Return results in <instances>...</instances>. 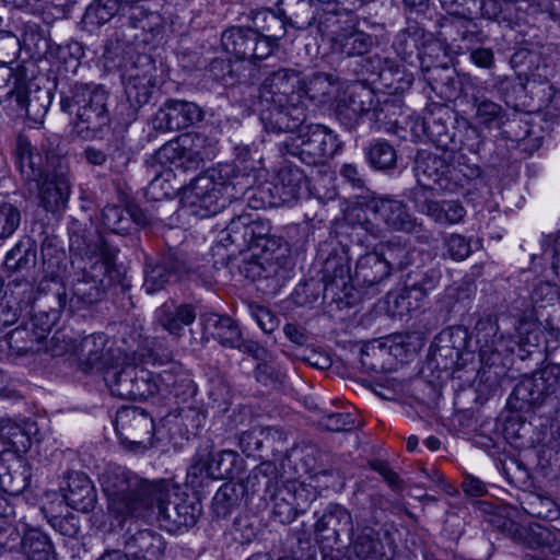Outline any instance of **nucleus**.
Wrapping results in <instances>:
<instances>
[{
  "label": "nucleus",
  "mask_w": 560,
  "mask_h": 560,
  "mask_svg": "<svg viewBox=\"0 0 560 560\" xmlns=\"http://www.w3.org/2000/svg\"><path fill=\"white\" fill-rule=\"evenodd\" d=\"M302 98L307 97L317 106L336 103L340 91L338 77L327 72H313L302 78L301 82Z\"/></svg>",
  "instance_id": "nucleus-25"
},
{
  "label": "nucleus",
  "mask_w": 560,
  "mask_h": 560,
  "mask_svg": "<svg viewBox=\"0 0 560 560\" xmlns=\"http://www.w3.org/2000/svg\"><path fill=\"white\" fill-rule=\"evenodd\" d=\"M240 271L250 280L258 278L287 279L285 275L280 271V267L270 262V258H262L254 250H250V254L244 258Z\"/></svg>",
  "instance_id": "nucleus-42"
},
{
  "label": "nucleus",
  "mask_w": 560,
  "mask_h": 560,
  "mask_svg": "<svg viewBox=\"0 0 560 560\" xmlns=\"http://www.w3.org/2000/svg\"><path fill=\"white\" fill-rule=\"evenodd\" d=\"M526 512L534 517L553 521L559 517L557 503L550 498L534 495L526 506Z\"/></svg>",
  "instance_id": "nucleus-58"
},
{
  "label": "nucleus",
  "mask_w": 560,
  "mask_h": 560,
  "mask_svg": "<svg viewBox=\"0 0 560 560\" xmlns=\"http://www.w3.org/2000/svg\"><path fill=\"white\" fill-rule=\"evenodd\" d=\"M324 294L332 298L345 291L349 281V268L340 259L327 260L324 268Z\"/></svg>",
  "instance_id": "nucleus-43"
},
{
  "label": "nucleus",
  "mask_w": 560,
  "mask_h": 560,
  "mask_svg": "<svg viewBox=\"0 0 560 560\" xmlns=\"http://www.w3.org/2000/svg\"><path fill=\"white\" fill-rule=\"evenodd\" d=\"M223 49L237 59L257 61L271 55L269 42H261L253 28L233 26L221 35Z\"/></svg>",
  "instance_id": "nucleus-19"
},
{
  "label": "nucleus",
  "mask_w": 560,
  "mask_h": 560,
  "mask_svg": "<svg viewBox=\"0 0 560 560\" xmlns=\"http://www.w3.org/2000/svg\"><path fill=\"white\" fill-rule=\"evenodd\" d=\"M278 477L279 474L276 465L271 462H265L252 471L249 479L255 480L259 486L265 488L266 492L270 493L272 515L275 518L282 524H289L298 517V513L285 485L283 483L281 487H277Z\"/></svg>",
  "instance_id": "nucleus-17"
},
{
  "label": "nucleus",
  "mask_w": 560,
  "mask_h": 560,
  "mask_svg": "<svg viewBox=\"0 0 560 560\" xmlns=\"http://www.w3.org/2000/svg\"><path fill=\"white\" fill-rule=\"evenodd\" d=\"M131 221L132 214L119 206L108 205L102 211V224L115 234L127 233Z\"/></svg>",
  "instance_id": "nucleus-50"
},
{
  "label": "nucleus",
  "mask_w": 560,
  "mask_h": 560,
  "mask_svg": "<svg viewBox=\"0 0 560 560\" xmlns=\"http://www.w3.org/2000/svg\"><path fill=\"white\" fill-rule=\"evenodd\" d=\"M70 190V176L65 171H58L54 175V180H44L38 186L39 206L59 217L67 207Z\"/></svg>",
  "instance_id": "nucleus-26"
},
{
  "label": "nucleus",
  "mask_w": 560,
  "mask_h": 560,
  "mask_svg": "<svg viewBox=\"0 0 560 560\" xmlns=\"http://www.w3.org/2000/svg\"><path fill=\"white\" fill-rule=\"evenodd\" d=\"M409 200L413 209L440 225L459 223L466 210L458 200H440L439 192L432 189H411Z\"/></svg>",
  "instance_id": "nucleus-16"
},
{
  "label": "nucleus",
  "mask_w": 560,
  "mask_h": 560,
  "mask_svg": "<svg viewBox=\"0 0 560 560\" xmlns=\"http://www.w3.org/2000/svg\"><path fill=\"white\" fill-rule=\"evenodd\" d=\"M448 153L442 155L419 151L416 155L413 172L418 186L415 189H432L453 191L457 180L453 177L455 168L450 164Z\"/></svg>",
  "instance_id": "nucleus-13"
},
{
  "label": "nucleus",
  "mask_w": 560,
  "mask_h": 560,
  "mask_svg": "<svg viewBox=\"0 0 560 560\" xmlns=\"http://www.w3.org/2000/svg\"><path fill=\"white\" fill-rule=\"evenodd\" d=\"M121 82L129 103L141 107L149 103L156 86V67L147 55L128 60L121 68Z\"/></svg>",
  "instance_id": "nucleus-12"
},
{
  "label": "nucleus",
  "mask_w": 560,
  "mask_h": 560,
  "mask_svg": "<svg viewBox=\"0 0 560 560\" xmlns=\"http://www.w3.org/2000/svg\"><path fill=\"white\" fill-rule=\"evenodd\" d=\"M21 223V213L11 203L0 205V241L10 237Z\"/></svg>",
  "instance_id": "nucleus-62"
},
{
  "label": "nucleus",
  "mask_w": 560,
  "mask_h": 560,
  "mask_svg": "<svg viewBox=\"0 0 560 560\" xmlns=\"http://www.w3.org/2000/svg\"><path fill=\"white\" fill-rule=\"evenodd\" d=\"M205 142L203 136H185L179 141H171L161 147L156 152V160L161 164L184 171L197 170L206 156Z\"/></svg>",
  "instance_id": "nucleus-18"
},
{
  "label": "nucleus",
  "mask_w": 560,
  "mask_h": 560,
  "mask_svg": "<svg viewBox=\"0 0 560 560\" xmlns=\"http://www.w3.org/2000/svg\"><path fill=\"white\" fill-rule=\"evenodd\" d=\"M36 253L30 240L20 241L5 256L4 266L11 271H22L34 266Z\"/></svg>",
  "instance_id": "nucleus-49"
},
{
  "label": "nucleus",
  "mask_w": 560,
  "mask_h": 560,
  "mask_svg": "<svg viewBox=\"0 0 560 560\" xmlns=\"http://www.w3.org/2000/svg\"><path fill=\"white\" fill-rule=\"evenodd\" d=\"M441 278L442 272L436 267L410 270L405 279L402 296L422 302L436 289Z\"/></svg>",
  "instance_id": "nucleus-32"
},
{
  "label": "nucleus",
  "mask_w": 560,
  "mask_h": 560,
  "mask_svg": "<svg viewBox=\"0 0 560 560\" xmlns=\"http://www.w3.org/2000/svg\"><path fill=\"white\" fill-rule=\"evenodd\" d=\"M250 222L248 213H241L234 217L219 233L218 243L223 247L235 246L238 250L247 248V229Z\"/></svg>",
  "instance_id": "nucleus-40"
},
{
  "label": "nucleus",
  "mask_w": 560,
  "mask_h": 560,
  "mask_svg": "<svg viewBox=\"0 0 560 560\" xmlns=\"http://www.w3.org/2000/svg\"><path fill=\"white\" fill-rule=\"evenodd\" d=\"M59 143L60 137L55 133L46 136L39 149L34 148L28 138L18 137L15 154L21 173L27 180L39 182L48 175L50 167L55 172L63 171Z\"/></svg>",
  "instance_id": "nucleus-9"
},
{
  "label": "nucleus",
  "mask_w": 560,
  "mask_h": 560,
  "mask_svg": "<svg viewBox=\"0 0 560 560\" xmlns=\"http://www.w3.org/2000/svg\"><path fill=\"white\" fill-rule=\"evenodd\" d=\"M359 225L374 237L384 232L417 233L423 230V223L410 212L408 205L390 196L374 197L368 201Z\"/></svg>",
  "instance_id": "nucleus-7"
},
{
  "label": "nucleus",
  "mask_w": 560,
  "mask_h": 560,
  "mask_svg": "<svg viewBox=\"0 0 560 560\" xmlns=\"http://www.w3.org/2000/svg\"><path fill=\"white\" fill-rule=\"evenodd\" d=\"M253 250L262 258H270L271 264L280 267V271L287 278L290 277L292 269L290 248L282 237L271 234L260 243V246L255 247Z\"/></svg>",
  "instance_id": "nucleus-37"
},
{
  "label": "nucleus",
  "mask_w": 560,
  "mask_h": 560,
  "mask_svg": "<svg viewBox=\"0 0 560 560\" xmlns=\"http://www.w3.org/2000/svg\"><path fill=\"white\" fill-rule=\"evenodd\" d=\"M212 478L232 479L237 476L242 470V463L240 455L232 450H222L212 453L208 459Z\"/></svg>",
  "instance_id": "nucleus-41"
},
{
  "label": "nucleus",
  "mask_w": 560,
  "mask_h": 560,
  "mask_svg": "<svg viewBox=\"0 0 560 560\" xmlns=\"http://www.w3.org/2000/svg\"><path fill=\"white\" fill-rule=\"evenodd\" d=\"M66 479V486L61 490L67 505L83 513L92 511L97 497L88 475L82 471H70Z\"/></svg>",
  "instance_id": "nucleus-24"
},
{
  "label": "nucleus",
  "mask_w": 560,
  "mask_h": 560,
  "mask_svg": "<svg viewBox=\"0 0 560 560\" xmlns=\"http://www.w3.org/2000/svg\"><path fill=\"white\" fill-rule=\"evenodd\" d=\"M422 37L423 30L417 24H409L406 28L400 30L395 35L392 48L397 57L401 60H407L416 54L418 43Z\"/></svg>",
  "instance_id": "nucleus-46"
},
{
  "label": "nucleus",
  "mask_w": 560,
  "mask_h": 560,
  "mask_svg": "<svg viewBox=\"0 0 560 560\" xmlns=\"http://www.w3.org/2000/svg\"><path fill=\"white\" fill-rule=\"evenodd\" d=\"M369 163L376 170L393 168L397 161L395 148L386 140H375L366 150Z\"/></svg>",
  "instance_id": "nucleus-47"
},
{
  "label": "nucleus",
  "mask_w": 560,
  "mask_h": 560,
  "mask_svg": "<svg viewBox=\"0 0 560 560\" xmlns=\"http://www.w3.org/2000/svg\"><path fill=\"white\" fill-rule=\"evenodd\" d=\"M254 31H256L261 42H269L271 54L278 47V42L285 35L284 21L275 12L261 10L253 16Z\"/></svg>",
  "instance_id": "nucleus-36"
},
{
  "label": "nucleus",
  "mask_w": 560,
  "mask_h": 560,
  "mask_svg": "<svg viewBox=\"0 0 560 560\" xmlns=\"http://www.w3.org/2000/svg\"><path fill=\"white\" fill-rule=\"evenodd\" d=\"M284 485L291 494L298 516L304 514L316 498L314 488L298 480H288Z\"/></svg>",
  "instance_id": "nucleus-55"
},
{
  "label": "nucleus",
  "mask_w": 560,
  "mask_h": 560,
  "mask_svg": "<svg viewBox=\"0 0 560 560\" xmlns=\"http://www.w3.org/2000/svg\"><path fill=\"white\" fill-rule=\"evenodd\" d=\"M70 249L77 250L85 260L82 278L72 287L69 308L73 312L84 310L101 301L108 287L112 285L116 273V257L118 250L109 245L101 235L85 240L79 234L70 236Z\"/></svg>",
  "instance_id": "nucleus-1"
},
{
  "label": "nucleus",
  "mask_w": 560,
  "mask_h": 560,
  "mask_svg": "<svg viewBox=\"0 0 560 560\" xmlns=\"http://www.w3.org/2000/svg\"><path fill=\"white\" fill-rule=\"evenodd\" d=\"M150 383L156 387L155 395L160 394L164 397L167 395L179 397L188 393H195L192 381L177 363H171L156 374L151 372Z\"/></svg>",
  "instance_id": "nucleus-30"
},
{
  "label": "nucleus",
  "mask_w": 560,
  "mask_h": 560,
  "mask_svg": "<svg viewBox=\"0 0 560 560\" xmlns=\"http://www.w3.org/2000/svg\"><path fill=\"white\" fill-rule=\"evenodd\" d=\"M390 270L377 250L361 256L355 266L353 280L361 285L372 287L390 276Z\"/></svg>",
  "instance_id": "nucleus-34"
},
{
  "label": "nucleus",
  "mask_w": 560,
  "mask_h": 560,
  "mask_svg": "<svg viewBox=\"0 0 560 560\" xmlns=\"http://www.w3.org/2000/svg\"><path fill=\"white\" fill-rule=\"evenodd\" d=\"M352 548L360 560H393L395 551L387 534L381 537L373 527H364L353 539Z\"/></svg>",
  "instance_id": "nucleus-27"
},
{
  "label": "nucleus",
  "mask_w": 560,
  "mask_h": 560,
  "mask_svg": "<svg viewBox=\"0 0 560 560\" xmlns=\"http://www.w3.org/2000/svg\"><path fill=\"white\" fill-rule=\"evenodd\" d=\"M283 142L285 153L296 156L306 165H316L331 158L339 149L337 136L326 126L301 122L294 130H288Z\"/></svg>",
  "instance_id": "nucleus-8"
},
{
  "label": "nucleus",
  "mask_w": 560,
  "mask_h": 560,
  "mask_svg": "<svg viewBox=\"0 0 560 560\" xmlns=\"http://www.w3.org/2000/svg\"><path fill=\"white\" fill-rule=\"evenodd\" d=\"M472 335L481 355L498 351V345L502 338L499 335L498 317L492 314L481 315L474 327Z\"/></svg>",
  "instance_id": "nucleus-38"
},
{
  "label": "nucleus",
  "mask_w": 560,
  "mask_h": 560,
  "mask_svg": "<svg viewBox=\"0 0 560 560\" xmlns=\"http://www.w3.org/2000/svg\"><path fill=\"white\" fill-rule=\"evenodd\" d=\"M79 369L85 373L98 372L103 375L115 362L121 361L124 354L114 348L109 337L104 332L85 336L75 347Z\"/></svg>",
  "instance_id": "nucleus-14"
},
{
  "label": "nucleus",
  "mask_w": 560,
  "mask_h": 560,
  "mask_svg": "<svg viewBox=\"0 0 560 560\" xmlns=\"http://www.w3.org/2000/svg\"><path fill=\"white\" fill-rule=\"evenodd\" d=\"M109 94L94 82H75L60 95V108L74 115V130L83 139L98 137L110 122L107 108Z\"/></svg>",
  "instance_id": "nucleus-5"
},
{
  "label": "nucleus",
  "mask_w": 560,
  "mask_h": 560,
  "mask_svg": "<svg viewBox=\"0 0 560 560\" xmlns=\"http://www.w3.org/2000/svg\"><path fill=\"white\" fill-rule=\"evenodd\" d=\"M212 478L210 464L208 459L201 456L194 457L192 464L187 469L186 483L192 489L198 490L205 487Z\"/></svg>",
  "instance_id": "nucleus-57"
},
{
  "label": "nucleus",
  "mask_w": 560,
  "mask_h": 560,
  "mask_svg": "<svg viewBox=\"0 0 560 560\" xmlns=\"http://www.w3.org/2000/svg\"><path fill=\"white\" fill-rule=\"evenodd\" d=\"M434 84H432V89L434 91H439L441 95H443L446 100L456 98L460 93V81L457 75L454 74L453 71L448 69H444L439 73V77L432 78Z\"/></svg>",
  "instance_id": "nucleus-59"
},
{
  "label": "nucleus",
  "mask_w": 560,
  "mask_h": 560,
  "mask_svg": "<svg viewBox=\"0 0 560 560\" xmlns=\"http://www.w3.org/2000/svg\"><path fill=\"white\" fill-rule=\"evenodd\" d=\"M208 395L211 407L217 412L224 413L228 411L232 399V390L226 380L221 376L212 377Z\"/></svg>",
  "instance_id": "nucleus-53"
},
{
  "label": "nucleus",
  "mask_w": 560,
  "mask_h": 560,
  "mask_svg": "<svg viewBox=\"0 0 560 560\" xmlns=\"http://www.w3.org/2000/svg\"><path fill=\"white\" fill-rule=\"evenodd\" d=\"M117 427L127 430L131 438L139 439L142 443L143 439H150L154 430L153 419L147 411L140 408H125L117 413Z\"/></svg>",
  "instance_id": "nucleus-35"
},
{
  "label": "nucleus",
  "mask_w": 560,
  "mask_h": 560,
  "mask_svg": "<svg viewBox=\"0 0 560 560\" xmlns=\"http://www.w3.org/2000/svg\"><path fill=\"white\" fill-rule=\"evenodd\" d=\"M103 377L112 395L121 399L144 400L156 393L150 383L151 372L133 364L115 362Z\"/></svg>",
  "instance_id": "nucleus-11"
},
{
  "label": "nucleus",
  "mask_w": 560,
  "mask_h": 560,
  "mask_svg": "<svg viewBox=\"0 0 560 560\" xmlns=\"http://www.w3.org/2000/svg\"><path fill=\"white\" fill-rule=\"evenodd\" d=\"M155 319L167 332L179 337L184 328L195 322L196 311L190 304H163L155 311Z\"/></svg>",
  "instance_id": "nucleus-33"
},
{
  "label": "nucleus",
  "mask_w": 560,
  "mask_h": 560,
  "mask_svg": "<svg viewBox=\"0 0 560 560\" xmlns=\"http://www.w3.org/2000/svg\"><path fill=\"white\" fill-rule=\"evenodd\" d=\"M229 166L209 168L183 188L182 202L198 218L217 214L226 205L246 196L248 203L255 192L241 185V177L230 178Z\"/></svg>",
  "instance_id": "nucleus-3"
},
{
  "label": "nucleus",
  "mask_w": 560,
  "mask_h": 560,
  "mask_svg": "<svg viewBox=\"0 0 560 560\" xmlns=\"http://www.w3.org/2000/svg\"><path fill=\"white\" fill-rule=\"evenodd\" d=\"M236 487L225 483L219 488L212 500V509L218 517H225L238 504Z\"/></svg>",
  "instance_id": "nucleus-54"
},
{
  "label": "nucleus",
  "mask_w": 560,
  "mask_h": 560,
  "mask_svg": "<svg viewBox=\"0 0 560 560\" xmlns=\"http://www.w3.org/2000/svg\"><path fill=\"white\" fill-rule=\"evenodd\" d=\"M346 530L353 535V524L350 513L341 505L330 503L317 518L315 536L325 548H332L339 541L340 533Z\"/></svg>",
  "instance_id": "nucleus-22"
},
{
  "label": "nucleus",
  "mask_w": 560,
  "mask_h": 560,
  "mask_svg": "<svg viewBox=\"0 0 560 560\" xmlns=\"http://www.w3.org/2000/svg\"><path fill=\"white\" fill-rule=\"evenodd\" d=\"M370 63L371 72L377 74L383 85L387 88L393 86L395 77H400L402 73L401 65L389 57L375 55L370 59Z\"/></svg>",
  "instance_id": "nucleus-52"
},
{
  "label": "nucleus",
  "mask_w": 560,
  "mask_h": 560,
  "mask_svg": "<svg viewBox=\"0 0 560 560\" xmlns=\"http://www.w3.org/2000/svg\"><path fill=\"white\" fill-rule=\"evenodd\" d=\"M148 11L141 4H122V10L118 18L119 27L124 32L127 30L144 31L148 26ZM124 36L128 42H132L139 38L137 33L130 35L124 33Z\"/></svg>",
  "instance_id": "nucleus-45"
},
{
  "label": "nucleus",
  "mask_w": 560,
  "mask_h": 560,
  "mask_svg": "<svg viewBox=\"0 0 560 560\" xmlns=\"http://www.w3.org/2000/svg\"><path fill=\"white\" fill-rule=\"evenodd\" d=\"M188 273L187 265L175 255H168L161 262L145 260L142 288L148 294H154L172 282L180 280Z\"/></svg>",
  "instance_id": "nucleus-21"
},
{
  "label": "nucleus",
  "mask_w": 560,
  "mask_h": 560,
  "mask_svg": "<svg viewBox=\"0 0 560 560\" xmlns=\"http://www.w3.org/2000/svg\"><path fill=\"white\" fill-rule=\"evenodd\" d=\"M100 483L107 498L108 510L122 520L145 518L152 511L154 481L141 478L133 471L108 465L100 476Z\"/></svg>",
  "instance_id": "nucleus-4"
},
{
  "label": "nucleus",
  "mask_w": 560,
  "mask_h": 560,
  "mask_svg": "<svg viewBox=\"0 0 560 560\" xmlns=\"http://www.w3.org/2000/svg\"><path fill=\"white\" fill-rule=\"evenodd\" d=\"M302 77L294 69L271 72L260 84L258 98L260 120L268 132L294 130L306 119V105L301 94Z\"/></svg>",
  "instance_id": "nucleus-2"
},
{
  "label": "nucleus",
  "mask_w": 560,
  "mask_h": 560,
  "mask_svg": "<svg viewBox=\"0 0 560 560\" xmlns=\"http://www.w3.org/2000/svg\"><path fill=\"white\" fill-rule=\"evenodd\" d=\"M122 2L120 0H94L85 11L88 23L103 25L115 15L121 13Z\"/></svg>",
  "instance_id": "nucleus-48"
},
{
  "label": "nucleus",
  "mask_w": 560,
  "mask_h": 560,
  "mask_svg": "<svg viewBox=\"0 0 560 560\" xmlns=\"http://www.w3.org/2000/svg\"><path fill=\"white\" fill-rule=\"evenodd\" d=\"M320 424L334 432L350 431L355 427V417L351 412H330L324 413Z\"/></svg>",
  "instance_id": "nucleus-64"
},
{
  "label": "nucleus",
  "mask_w": 560,
  "mask_h": 560,
  "mask_svg": "<svg viewBox=\"0 0 560 560\" xmlns=\"http://www.w3.org/2000/svg\"><path fill=\"white\" fill-rule=\"evenodd\" d=\"M9 539L4 544L12 550L19 546L21 553L26 560H58L55 546L50 537L37 527H27L20 538L19 532L12 527Z\"/></svg>",
  "instance_id": "nucleus-23"
},
{
  "label": "nucleus",
  "mask_w": 560,
  "mask_h": 560,
  "mask_svg": "<svg viewBox=\"0 0 560 560\" xmlns=\"http://www.w3.org/2000/svg\"><path fill=\"white\" fill-rule=\"evenodd\" d=\"M475 114V122L487 129L499 128L504 122V110L502 106L482 95L474 94L471 96Z\"/></svg>",
  "instance_id": "nucleus-39"
},
{
  "label": "nucleus",
  "mask_w": 560,
  "mask_h": 560,
  "mask_svg": "<svg viewBox=\"0 0 560 560\" xmlns=\"http://www.w3.org/2000/svg\"><path fill=\"white\" fill-rule=\"evenodd\" d=\"M397 106L387 100L381 102L378 97L374 103L369 119L375 125L377 130H389L397 120L395 118Z\"/></svg>",
  "instance_id": "nucleus-56"
},
{
  "label": "nucleus",
  "mask_w": 560,
  "mask_h": 560,
  "mask_svg": "<svg viewBox=\"0 0 560 560\" xmlns=\"http://www.w3.org/2000/svg\"><path fill=\"white\" fill-rule=\"evenodd\" d=\"M126 553L133 560H161L166 542L152 529H141L127 538Z\"/></svg>",
  "instance_id": "nucleus-29"
},
{
  "label": "nucleus",
  "mask_w": 560,
  "mask_h": 560,
  "mask_svg": "<svg viewBox=\"0 0 560 560\" xmlns=\"http://www.w3.org/2000/svg\"><path fill=\"white\" fill-rule=\"evenodd\" d=\"M376 97L375 92L365 83L352 82L345 88L342 95L338 94L335 115L346 129L352 130L363 116L370 117Z\"/></svg>",
  "instance_id": "nucleus-15"
},
{
  "label": "nucleus",
  "mask_w": 560,
  "mask_h": 560,
  "mask_svg": "<svg viewBox=\"0 0 560 560\" xmlns=\"http://www.w3.org/2000/svg\"><path fill=\"white\" fill-rule=\"evenodd\" d=\"M202 324L205 331L222 347L229 349L238 347L243 332L238 323L232 317L209 313L203 315Z\"/></svg>",
  "instance_id": "nucleus-31"
},
{
  "label": "nucleus",
  "mask_w": 560,
  "mask_h": 560,
  "mask_svg": "<svg viewBox=\"0 0 560 560\" xmlns=\"http://www.w3.org/2000/svg\"><path fill=\"white\" fill-rule=\"evenodd\" d=\"M377 252L390 271L405 268L412 261L411 248L397 237L381 244Z\"/></svg>",
  "instance_id": "nucleus-44"
},
{
  "label": "nucleus",
  "mask_w": 560,
  "mask_h": 560,
  "mask_svg": "<svg viewBox=\"0 0 560 560\" xmlns=\"http://www.w3.org/2000/svg\"><path fill=\"white\" fill-rule=\"evenodd\" d=\"M203 119V110L192 102L168 100L154 114L152 127L159 131H176Z\"/></svg>",
  "instance_id": "nucleus-20"
},
{
  "label": "nucleus",
  "mask_w": 560,
  "mask_h": 560,
  "mask_svg": "<svg viewBox=\"0 0 560 560\" xmlns=\"http://www.w3.org/2000/svg\"><path fill=\"white\" fill-rule=\"evenodd\" d=\"M468 334L462 327H450L440 334V342H443L441 349H452L456 352V358L459 357L462 350L467 346Z\"/></svg>",
  "instance_id": "nucleus-63"
},
{
  "label": "nucleus",
  "mask_w": 560,
  "mask_h": 560,
  "mask_svg": "<svg viewBox=\"0 0 560 560\" xmlns=\"http://www.w3.org/2000/svg\"><path fill=\"white\" fill-rule=\"evenodd\" d=\"M516 392L522 396L523 400L533 405H538L553 393V389L546 385V380L542 375H539L522 382V384L516 388Z\"/></svg>",
  "instance_id": "nucleus-51"
},
{
  "label": "nucleus",
  "mask_w": 560,
  "mask_h": 560,
  "mask_svg": "<svg viewBox=\"0 0 560 560\" xmlns=\"http://www.w3.org/2000/svg\"><path fill=\"white\" fill-rule=\"evenodd\" d=\"M374 37L355 27H343L337 31L330 39L334 54L345 58L360 57L371 51Z\"/></svg>",
  "instance_id": "nucleus-28"
},
{
  "label": "nucleus",
  "mask_w": 560,
  "mask_h": 560,
  "mask_svg": "<svg viewBox=\"0 0 560 560\" xmlns=\"http://www.w3.org/2000/svg\"><path fill=\"white\" fill-rule=\"evenodd\" d=\"M249 190L255 192L249 202L254 209L290 205L305 192L306 177L298 166L283 165L273 183L258 189L249 188Z\"/></svg>",
  "instance_id": "nucleus-10"
},
{
  "label": "nucleus",
  "mask_w": 560,
  "mask_h": 560,
  "mask_svg": "<svg viewBox=\"0 0 560 560\" xmlns=\"http://www.w3.org/2000/svg\"><path fill=\"white\" fill-rule=\"evenodd\" d=\"M150 497L152 511L144 520L156 515L161 526L168 532L191 527L201 515V503L189 499L179 487L168 480L154 481V491Z\"/></svg>",
  "instance_id": "nucleus-6"
},
{
  "label": "nucleus",
  "mask_w": 560,
  "mask_h": 560,
  "mask_svg": "<svg viewBox=\"0 0 560 560\" xmlns=\"http://www.w3.org/2000/svg\"><path fill=\"white\" fill-rule=\"evenodd\" d=\"M250 215V223L247 229L248 249L253 250L255 247L260 246V243L271 235V225L268 220L261 219L257 213H248Z\"/></svg>",
  "instance_id": "nucleus-61"
},
{
  "label": "nucleus",
  "mask_w": 560,
  "mask_h": 560,
  "mask_svg": "<svg viewBox=\"0 0 560 560\" xmlns=\"http://www.w3.org/2000/svg\"><path fill=\"white\" fill-rule=\"evenodd\" d=\"M42 258L47 269L54 272L55 268L59 267V264L65 258V253L58 246V240L55 235L46 234L42 240L40 245Z\"/></svg>",
  "instance_id": "nucleus-60"
}]
</instances>
